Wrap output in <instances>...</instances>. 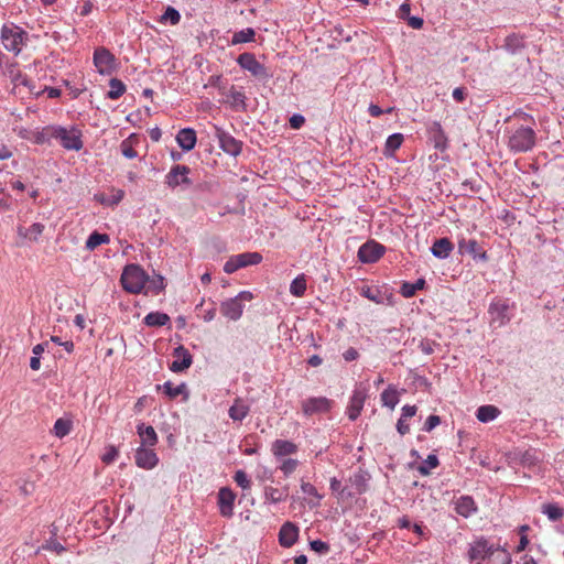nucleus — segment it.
<instances>
[{
    "label": "nucleus",
    "instance_id": "nucleus-1",
    "mask_svg": "<svg viewBox=\"0 0 564 564\" xmlns=\"http://www.w3.org/2000/svg\"><path fill=\"white\" fill-rule=\"evenodd\" d=\"M535 140L533 128L519 126L509 131L508 147L513 152H528L534 147Z\"/></svg>",
    "mask_w": 564,
    "mask_h": 564
},
{
    "label": "nucleus",
    "instance_id": "nucleus-2",
    "mask_svg": "<svg viewBox=\"0 0 564 564\" xmlns=\"http://www.w3.org/2000/svg\"><path fill=\"white\" fill-rule=\"evenodd\" d=\"M121 285L124 291L131 294H139L148 282V275L138 264H128L120 278Z\"/></svg>",
    "mask_w": 564,
    "mask_h": 564
},
{
    "label": "nucleus",
    "instance_id": "nucleus-3",
    "mask_svg": "<svg viewBox=\"0 0 564 564\" xmlns=\"http://www.w3.org/2000/svg\"><path fill=\"white\" fill-rule=\"evenodd\" d=\"M51 137L59 140L62 147L66 150L79 151L84 145L82 132L75 127L70 129L64 127L51 128Z\"/></svg>",
    "mask_w": 564,
    "mask_h": 564
},
{
    "label": "nucleus",
    "instance_id": "nucleus-4",
    "mask_svg": "<svg viewBox=\"0 0 564 564\" xmlns=\"http://www.w3.org/2000/svg\"><path fill=\"white\" fill-rule=\"evenodd\" d=\"M514 308V304L510 303L509 300L497 297L495 299L488 308L490 315V323L495 327H501L511 319V312Z\"/></svg>",
    "mask_w": 564,
    "mask_h": 564
},
{
    "label": "nucleus",
    "instance_id": "nucleus-5",
    "mask_svg": "<svg viewBox=\"0 0 564 564\" xmlns=\"http://www.w3.org/2000/svg\"><path fill=\"white\" fill-rule=\"evenodd\" d=\"M253 295L249 291H241L237 296L224 301L220 305V313L231 319L238 321L243 313L245 302H250Z\"/></svg>",
    "mask_w": 564,
    "mask_h": 564
},
{
    "label": "nucleus",
    "instance_id": "nucleus-6",
    "mask_svg": "<svg viewBox=\"0 0 564 564\" xmlns=\"http://www.w3.org/2000/svg\"><path fill=\"white\" fill-rule=\"evenodd\" d=\"M262 261V256L259 252H243L236 256H232L228 259V261L224 265V271L226 273H234L237 270L258 264Z\"/></svg>",
    "mask_w": 564,
    "mask_h": 564
},
{
    "label": "nucleus",
    "instance_id": "nucleus-7",
    "mask_svg": "<svg viewBox=\"0 0 564 564\" xmlns=\"http://www.w3.org/2000/svg\"><path fill=\"white\" fill-rule=\"evenodd\" d=\"M499 545L489 543V541L485 538H479L470 543L468 549V560L469 561H484L486 558H490L495 551L498 550Z\"/></svg>",
    "mask_w": 564,
    "mask_h": 564
},
{
    "label": "nucleus",
    "instance_id": "nucleus-8",
    "mask_svg": "<svg viewBox=\"0 0 564 564\" xmlns=\"http://www.w3.org/2000/svg\"><path fill=\"white\" fill-rule=\"evenodd\" d=\"M333 401L325 397L307 398L302 401L301 406L304 415L326 413L330 410Z\"/></svg>",
    "mask_w": 564,
    "mask_h": 564
},
{
    "label": "nucleus",
    "instance_id": "nucleus-9",
    "mask_svg": "<svg viewBox=\"0 0 564 564\" xmlns=\"http://www.w3.org/2000/svg\"><path fill=\"white\" fill-rule=\"evenodd\" d=\"M367 398L368 389L366 387L360 384L354 390L349 405L347 408V414L351 421H355L360 415Z\"/></svg>",
    "mask_w": 564,
    "mask_h": 564
},
{
    "label": "nucleus",
    "instance_id": "nucleus-10",
    "mask_svg": "<svg viewBox=\"0 0 564 564\" xmlns=\"http://www.w3.org/2000/svg\"><path fill=\"white\" fill-rule=\"evenodd\" d=\"M94 65L100 74H111L115 69V56L105 47H97L94 52Z\"/></svg>",
    "mask_w": 564,
    "mask_h": 564
},
{
    "label": "nucleus",
    "instance_id": "nucleus-11",
    "mask_svg": "<svg viewBox=\"0 0 564 564\" xmlns=\"http://www.w3.org/2000/svg\"><path fill=\"white\" fill-rule=\"evenodd\" d=\"M191 173V169L186 165H174L170 172L165 175L164 183L170 188H175L178 185L191 184V180L188 178V174Z\"/></svg>",
    "mask_w": 564,
    "mask_h": 564
},
{
    "label": "nucleus",
    "instance_id": "nucleus-12",
    "mask_svg": "<svg viewBox=\"0 0 564 564\" xmlns=\"http://www.w3.org/2000/svg\"><path fill=\"white\" fill-rule=\"evenodd\" d=\"M384 247L376 241L364 243L358 250V258L364 263H373L384 253Z\"/></svg>",
    "mask_w": 564,
    "mask_h": 564
},
{
    "label": "nucleus",
    "instance_id": "nucleus-13",
    "mask_svg": "<svg viewBox=\"0 0 564 564\" xmlns=\"http://www.w3.org/2000/svg\"><path fill=\"white\" fill-rule=\"evenodd\" d=\"M216 137L218 139L219 147L224 152L232 156L240 154L242 150V142L236 140L230 133L219 128L216 129Z\"/></svg>",
    "mask_w": 564,
    "mask_h": 564
},
{
    "label": "nucleus",
    "instance_id": "nucleus-14",
    "mask_svg": "<svg viewBox=\"0 0 564 564\" xmlns=\"http://www.w3.org/2000/svg\"><path fill=\"white\" fill-rule=\"evenodd\" d=\"M236 494L228 487H223L218 491V507L219 512L225 518H230L234 514V503Z\"/></svg>",
    "mask_w": 564,
    "mask_h": 564
},
{
    "label": "nucleus",
    "instance_id": "nucleus-15",
    "mask_svg": "<svg viewBox=\"0 0 564 564\" xmlns=\"http://www.w3.org/2000/svg\"><path fill=\"white\" fill-rule=\"evenodd\" d=\"M237 62L242 68L247 69L256 77H263L267 75L265 67L260 64L251 53L240 54Z\"/></svg>",
    "mask_w": 564,
    "mask_h": 564
},
{
    "label": "nucleus",
    "instance_id": "nucleus-16",
    "mask_svg": "<svg viewBox=\"0 0 564 564\" xmlns=\"http://www.w3.org/2000/svg\"><path fill=\"white\" fill-rule=\"evenodd\" d=\"M299 451L297 444L288 440H275L271 445V452L273 456L281 460L286 458L288 456L296 454Z\"/></svg>",
    "mask_w": 564,
    "mask_h": 564
},
{
    "label": "nucleus",
    "instance_id": "nucleus-17",
    "mask_svg": "<svg viewBox=\"0 0 564 564\" xmlns=\"http://www.w3.org/2000/svg\"><path fill=\"white\" fill-rule=\"evenodd\" d=\"M173 355L175 357V360L170 366L171 371L182 372L191 367L193 358L189 351L184 346H178L177 348H175Z\"/></svg>",
    "mask_w": 564,
    "mask_h": 564
},
{
    "label": "nucleus",
    "instance_id": "nucleus-18",
    "mask_svg": "<svg viewBox=\"0 0 564 564\" xmlns=\"http://www.w3.org/2000/svg\"><path fill=\"white\" fill-rule=\"evenodd\" d=\"M134 458L137 466L143 469H152L159 463L156 454L152 449L145 448V446H140L137 449Z\"/></svg>",
    "mask_w": 564,
    "mask_h": 564
},
{
    "label": "nucleus",
    "instance_id": "nucleus-19",
    "mask_svg": "<svg viewBox=\"0 0 564 564\" xmlns=\"http://www.w3.org/2000/svg\"><path fill=\"white\" fill-rule=\"evenodd\" d=\"M299 538V528L292 522H285L279 532V542L284 547H291Z\"/></svg>",
    "mask_w": 564,
    "mask_h": 564
},
{
    "label": "nucleus",
    "instance_id": "nucleus-20",
    "mask_svg": "<svg viewBox=\"0 0 564 564\" xmlns=\"http://www.w3.org/2000/svg\"><path fill=\"white\" fill-rule=\"evenodd\" d=\"M176 141L180 148L184 151H191L195 148L197 137L192 128H184L176 134Z\"/></svg>",
    "mask_w": 564,
    "mask_h": 564
},
{
    "label": "nucleus",
    "instance_id": "nucleus-21",
    "mask_svg": "<svg viewBox=\"0 0 564 564\" xmlns=\"http://www.w3.org/2000/svg\"><path fill=\"white\" fill-rule=\"evenodd\" d=\"M455 510L458 514L468 518L477 511V507L471 497L462 496L455 503Z\"/></svg>",
    "mask_w": 564,
    "mask_h": 564
},
{
    "label": "nucleus",
    "instance_id": "nucleus-22",
    "mask_svg": "<svg viewBox=\"0 0 564 564\" xmlns=\"http://www.w3.org/2000/svg\"><path fill=\"white\" fill-rule=\"evenodd\" d=\"M453 249H454V245L452 243V241L448 238H441V239L435 240V242L433 243V246L431 248V251L434 257H436L438 259H445L451 254Z\"/></svg>",
    "mask_w": 564,
    "mask_h": 564
},
{
    "label": "nucleus",
    "instance_id": "nucleus-23",
    "mask_svg": "<svg viewBox=\"0 0 564 564\" xmlns=\"http://www.w3.org/2000/svg\"><path fill=\"white\" fill-rule=\"evenodd\" d=\"M137 432L141 438V446H154L158 443V435L153 426H145L141 423L137 426Z\"/></svg>",
    "mask_w": 564,
    "mask_h": 564
},
{
    "label": "nucleus",
    "instance_id": "nucleus-24",
    "mask_svg": "<svg viewBox=\"0 0 564 564\" xmlns=\"http://www.w3.org/2000/svg\"><path fill=\"white\" fill-rule=\"evenodd\" d=\"M289 497V487L275 488L272 486H267L264 488V499L265 501H270L272 503H279L285 501Z\"/></svg>",
    "mask_w": 564,
    "mask_h": 564
},
{
    "label": "nucleus",
    "instance_id": "nucleus-25",
    "mask_svg": "<svg viewBox=\"0 0 564 564\" xmlns=\"http://www.w3.org/2000/svg\"><path fill=\"white\" fill-rule=\"evenodd\" d=\"M250 412V408L241 398H236L229 408L228 414L234 421H242Z\"/></svg>",
    "mask_w": 564,
    "mask_h": 564
},
{
    "label": "nucleus",
    "instance_id": "nucleus-26",
    "mask_svg": "<svg viewBox=\"0 0 564 564\" xmlns=\"http://www.w3.org/2000/svg\"><path fill=\"white\" fill-rule=\"evenodd\" d=\"M429 132H430L431 138H432V140L434 142V147L436 149H445L446 142H447V138L445 135V132L442 129L441 123L433 122L429 127Z\"/></svg>",
    "mask_w": 564,
    "mask_h": 564
},
{
    "label": "nucleus",
    "instance_id": "nucleus-27",
    "mask_svg": "<svg viewBox=\"0 0 564 564\" xmlns=\"http://www.w3.org/2000/svg\"><path fill=\"white\" fill-rule=\"evenodd\" d=\"M458 249L460 253H469L475 258L480 256L482 259H486V252H479L478 242L475 239H460L458 241Z\"/></svg>",
    "mask_w": 564,
    "mask_h": 564
},
{
    "label": "nucleus",
    "instance_id": "nucleus-28",
    "mask_svg": "<svg viewBox=\"0 0 564 564\" xmlns=\"http://www.w3.org/2000/svg\"><path fill=\"white\" fill-rule=\"evenodd\" d=\"M72 430L73 421L69 417H59L54 423L53 434L58 438H63L68 435Z\"/></svg>",
    "mask_w": 564,
    "mask_h": 564
},
{
    "label": "nucleus",
    "instance_id": "nucleus-29",
    "mask_svg": "<svg viewBox=\"0 0 564 564\" xmlns=\"http://www.w3.org/2000/svg\"><path fill=\"white\" fill-rule=\"evenodd\" d=\"M245 99L246 96L241 88L238 89L232 86L227 93V102H229L236 109H245Z\"/></svg>",
    "mask_w": 564,
    "mask_h": 564
},
{
    "label": "nucleus",
    "instance_id": "nucleus-30",
    "mask_svg": "<svg viewBox=\"0 0 564 564\" xmlns=\"http://www.w3.org/2000/svg\"><path fill=\"white\" fill-rule=\"evenodd\" d=\"M44 225L41 223H34L29 228L19 227L18 232L20 236L30 239L32 241H37L40 236L44 231Z\"/></svg>",
    "mask_w": 564,
    "mask_h": 564
},
{
    "label": "nucleus",
    "instance_id": "nucleus-31",
    "mask_svg": "<svg viewBox=\"0 0 564 564\" xmlns=\"http://www.w3.org/2000/svg\"><path fill=\"white\" fill-rule=\"evenodd\" d=\"M500 414V410L495 405H481L478 408L476 416L480 422L487 423L494 421Z\"/></svg>",
    "mask_w": 564,
    "mask_h": 564
},
{
    "label": "nucleus",
    "instance_id": "nucleus-32",
    "mask_svg": "<svg viewBox=\"0 0 564 564\" xmlns=\"http://www.w3.org/2000/svg\"><path fill=\"white\" fill-rule=\"evenodd\" d=\"M139 143V138L135 134H131L129 138L123 140L120 144L121 153L127 159H134L138 156L134 145Z\"/></svg>",
    "mask_w": 564,
    "mask_h": 564
},
{
    "label": "nucleus",
    "instance_id": "nucleus-33",
    "mask_svg": "<svg viewBox=\"0 0 564 564\" xmlns=\"http://www.w3.org/2000/svg\"><path fill=\"white\" fill-rule=\"evenodd\" d=\"M143 322L150 327L164 326L170 322V316L161 312H151L144 317Z\"/></svg>",
    "mask_w": 564,
    "mask_h": 564
},
{
    "label": "nucleus",
    "instance_id": "nucleus-34",
    "mask_svg": "<svg viewBox=\"0 0 564 564\" xmlns=\"http://www.w3.org/2000/svg\"><path fill=\"white\" fill-rule=\"evenodd\" d=\"M110 237L107 234H100L98 231H94L89 235L88 239L86 240V249L87 250H95L97 247L109 243Z\"/></svg>",
    "mask_w": 564,
    "mask_h": 564
},
{
    "label": "nucleus",
    "instance_id": "nucleus-35",
    "mask_svg": "<svg viewBox=\"0 0 564 564\" xmlns=\"http://www.w3.org/2000/svg\"><path fill=\"white\" fill-rule=\"evenodd\" d=\"M425 280L419 279L414 283L404 282L400 288V293L403 297L409 299L415 295L416 291L423 290Z\"/></svg>",
    "mask_w": 564,
    "mask_h": 564
},
{
    "label": "nucleus",
    "instance_id": "nucleus-36",
    "mask_svg": "<svg viewBox=\"0 0 564 564\" xmlns=\"http://www.w3.org/2000/svg\"><path fill=\"white\" fill-rule=\"evenodd\" d=\"M360 294L377 304H382L384 302L383 293L375 286L364 285L360 289Z\"/></svg>",
    "mask_w": 564,
    "mask_h": 564
},
{
    "label": "nucleus",
    "instance_id": "nucleus-37",
    "mask_svg": "<svg viewBox=\"0 0 564 564\" xmlns=\"http://www.w3.org/2000/svg\"><path fill=\"white\" fill-rule=\"evenodd\" d=\"M110 89L107 93L109 99L116 100L126 91V85L118 78H111L109 82Z\"/></svg>",
    "mask_w": 564,
    "mask_h": 564
},
{
    "label": "nucleus",
    "instance_id": "nucleus-38",
    "mask_svg": "<svg viewBox=\"0 0 564 564\" xmlns=\"http://www.w3.org/2000/svg\"><path fill=\"white\" fill-rule=\"evenodd\" d=\"M306 291L305 274L297 275L290 285V293L296 297H302Z\"/></svg>",
    "mask_w": 564,
    "mask_h": 564
},
{
    "label": "nucleus",
    "instance_id": "nucleus-39",
    "mask_svg": "<svg viewBox=\"0 0 564 564\" xmlns=\"http://www.w3.org/2000/svg\"><path fill=\"white\" fill-rule=\"evenodd\" d=\"M381 401L384 406L394 409L399 402V395L394 388L389 387L381 393Z\"/></svg>",
    "mask_w": 564,
    "mask_h": 564
},
{
    "label": "nucleus",
    "instance_id": "nucleus-40",
    "mask_svg": "<svg viewBox=\"0 0 564 564\" xmlns=\"http://www.w3.org/2000/svg\"><path fill=\"white\" fill-rule=\"evenodd\" d=\"M489 561L491 564H512L511 554L500 545L498 546V550L494 552Z\"/></svg>",
    "mask_w": 564,
    "mask_h": 564
},
{
    "label": "nucleus",
    "instance_id": "nucleus-41",
    "mask_svg": "<svg viewBox=\"0 0 564 564\" xmlns=\"http://www.w3.org/2000/svg\"><path fill=\"white\" fill-rule=\"evenodd\" d=\"M542 511L552 521L561 520L564 517V510L555 503L544 505Z\"/></svg>",
    "mask_w": 564,
    "mask_h": 564
},
{
    "label": "nucleus",
    "instance_id": "nucleus-42",
    "mask_svg": "<svg viewBox=\"0 0 564 564\" xmlns=\"http://www.w3.org/2000/svg\"><path fill=\"white\" fill-rule=\"evenodd\" d=\"M520 460L523 466L533 467L541 458L536 449L530 448L522 453Z\"/></svg>",
    "mask_w": 564,
    "mask_h": 564
},
{
    "label": "nucleus",
    "instance_id": "nucleus-43",
    "mask_svg": "<svg viewBox=\"0 0 564 564\" xmlns=\"http://www.w3.org/2000/svg\"><path fill=\"white\" fill-rule=\"evenodd\" d=\"M9 77L15 88L24 87L30 85V78L19 69H10Z\"/></svg>",
    "mask_w": 564,
    "mask_h": 564
},
{
    "label": "nucleus",
    "instance_id": "nucleus-44",
    "mask_svg": "<svg viewBox=\"0 0 564 564\" xmlns=\"http://www.w3.org/2000/svg\"><path fill=\"white\" fill-rule=\"evenodd\" d=\"M440 464V460L436 455L431 454L427 456V458L424 460L422 465L417 467V470L421 475L427 476L430 475L431 469L436 468Z\"/></svg>",
    "mask_w": 564,
    "mask_h": 564
},
{
    "label": "nucleus",
    "instance_id": "nucleus-45",
    "mask_svg": "<svg viewBox=\"0 0 564 564\" xmlns=\"http://www.w3.org/2000/svg\"><path fill=\"white\" fill-rule=\"evenodd\" d=\"M299 460L294 458H284L280 460L279 469L283 473L285 477H289L293 474L299 467Z\"/></svg>",
    "mask_w": 564,
    "mask_h": 564
},
{
    "label": "nucleus",
    "instance_id": "nucleus-46",
    "mask_svg": "<svg viewBox=\"0 0 564 564\" xmlns=\"http://www.w3.org/2000/svg\"><path fill=\"white\" fill-rule=\"evenodd\" d=\"M164 392L171 398L174 399L186 391L185 383H181L178 386H174L172 382L167 381L163 384Z\"/></svg>",
    "mask_w": 564,
    "mask_h": 564
},
{
    "label": "nucleus",
    "instance_id": "nucleus-47",
    "mask_svg": "<svg viewBox=\"0 0 564 564\" xmlns=\"http://www.w3.org/2000/svg\"><path fill=\"white\" fill-rule=\"evenodd\" d=\"M402 142L403 135L401 133L391 134L386 141V153H393L401 147Z\"/></svg>",
    "mask_w": 564,
    "mask_h": 564
},
{
    "label": "nucleus",
    "instance_id": "nucleus-48",
    "mask_svg": "<svg viewBox=\"0 0 564 564\" xmlns=\"http://www.w3.org/2000/svg\"><path fill=\"white\" fill-rule=\"evenodd\" d=\"M2 40L7 50L13 51L15 54L21 51L23 37H2Z\"/></svg>",
    "mask_w": 564,
    "mask_h": 564
},
{
    "label": "nucleus",
    "instance_id": "nucleus-49",
    "mask_svg": "<svg viewBox=\"0 0 564 564\" xmlns=\"http://www.w3.org/2000/svg\"><path fill=\"white\" fill-rule=\"evenodd\" d=\"M180 19V12L172 7H169L162 15V21L165 23L169 22L172 25L177 24Z\"/></svg>",
    "mask_w": 564,
    "mask_h": 564
},
{
    "label": "nucleus",
    "instance_id": "nucleus-50",
    "mask_svg": "<svg viewBox=\"0 0 564 564\" xmlns=\"http://www.w3.org/2000/svg\"><path fill=\"white\" fill-rule=\"evenodd\" d=\"M234 479L236 484L242 489H249L251 487V481L243 470H237L234 476Z\"/></svg>",
    "mask_w": 564,
    "mask_h": 564
},
{
    "label": "nucleus",
    "instance_id": "nucleus-51",
    "mask_svg": "<svg viewBox=\"0 0 564 564\" xmlns=\"http://www.w3.org/2000/svg\"><path fill=\"white\" fill-rule=\"evenodd\" d=\"M301 489L304 495L314 497L317 502L323 498V496L318 494L316 487L311 482L302 481Z\"/></svg>",
    "mask_w": 564,
    "mask_h": 564
},
{
    "label": "nucleus",
    "instance_id": "nucleus-52",
    "mask_svg": "<svg viewBox=\"0 0 564 564\" xmlns=\"http://www.w3.org/2000/svg\"><path fill=\"white\" fill-rule=\"evenodd\" d=\"M119 455V451L113 446V445H109L107 448H106V452L105 454L101 456V460L105 463V464H111L112 462L116 460V458L118 457Z\"/></svg>",
    "mask_w": 564,
    "mask_h": 564
},
{
    "label": "nucleus",
    "instance_id": "nucleus-53",
    "mask_svg": "<svg viewBox=\"0 0 564 564\" xmlns=\"http://www.w3.org/2000/svg\"><path fill=\"white\" fill-rule=\"evenodd\" d=\"M42 549L55 552L57 554H62L65 551V547L55 539H50L48 541H46Z\"/></svg>",
    "mask_w": 564,
    "mask_h": 564
},
{
    "label": "nucleus",
    "instance_id": "nucleus-54",
    "mask_svg": "<svg viewBox=\"0 0 564 564\" xmlns=\"http://www.w3.org/2000/svg\"><path fill=\"white\" fill-rule=\"evenodd\" d=\"M94 9V3L91 0H83V2L76 8V12L80 17H86L91 13Z\"/></svg>",
    "mask_w": 564,
    "mask_h": 564
},
{
    "label": "nucleus",
    "instance_id": "nucleus-55",
    "mask_svg": "<svg viewBox=\"0 0 564 564\" xmlns=\"http://www.w3.org/2000/svg\"><path fill=\"white\" fill-rule=\"evenodd\" d=\"M310 546L313 551L317 552V553H321V554H325L329 551V545L322 541V540H314L310 543Z\"/></svg>",
    "mask_w": 564,
    "mask_h": 564
},
{
    "label": "nucleus",
    "instance_id": "nucleus-56",
    "mask_svg": "<svg viewBox=\"0 0 564 564\" xmlns=\"http://www.w3.org/2000/svg\"><path fill=\"white\" fill-rule=\"evenodd\" d=\"M441 423V419L438 415H430L424 424V431L431 432Z\"/></svg>",
    "mask_w": 564,
    "mask_h": 564
},
{
    "label": "nucleus",
    "instance_id": "nucleus-57",
    "mask_svg": "<svg viewBox=\"0 0 564 564\" xmlns=\"http://www.w3.org/2000/svg\"><path fill=\"white\" fill-rule=\"evenodd\" d=\"M305 122V118L302 115H293L290 118V126L292 129H300Z\"/></svg>",
    "mask_w": 564,
    "mask_h": 564
},
{
    "label": "nucleus",
    "instance_id": "nucleus-58",
    "mask_svg": "<svg viewBox=\"0 0 564 564\" xmlns=\"http://www.w3.org/2000/svg\"><path fill=\"white\" fill-rule=\"evenodd\" d=\"M410 12H411V7H410V3L408 2H404L400 6L399 8V12H398V15L400 19L402 20H408L411 15H410Z\"/></svg>",
    "mask_w": 564,
    "mask_h": 564
},
{
    "label": "nucleus",
    "instance_id": "nucleus-59",
    "mask_svg": "<svg viewBox=\"0 0 564 564\" xmlns=\"http://www.w3.org/2000/svg\"><path fill=\"white\" fill-rule=\"evenodd\" d=\"M416 406L415 405H404L402 408V414L401 417H404V420L411 419L416 414Z\"/></svg>",
    "mask_w": 564,
    "mask_h": 564
},
{
    "label": "nucleus",
    "instance_id": "nucleus-60",
    "mask_svg": "<svg viewBox=\"0 0 564 564\" xmlns=\"http://www.w3.org/2000/svg\"><path fill=\"white\" fill-rule=\"evenodd\" d=\"M397 429L401 435H405L410 432V425L406 423V420H404V417L399 419L397 423Z\"/></svg>",
    "mask_w": 564,
    "mask_h": 564
},
{
    "label": "nucleus",
    "instance_id": "nucleus-61",
    "mask_svg": "<svg viewBox=\"0 0 564 564\" xmlns=\"http://www.w3.org/2000/svg\"><path fill=\"white\" fill-rule=\"evenodd\" d=\"M466 89L464 87H457L453 90V98L457 101V102H462L465 100L466 98Z\"/></svg>",
    "mask_w": 564,
    "mask_h": 564
},
{
    "label": "nucleus",
    "instance_id": "nucleus-62",
    "mask_svg": "<svg viewBox=\"0 0 564 564\" xmlns=\"http://www.w3.org/2000/svg\"><path fill=\"white\" fill-rule=\"evenodd\" d=\"M24 87L28 89V93L30 95H33V96L37 97L41 94H43L42 87H37L32 79H30V85L24 86Z\"/></svg>",
    "mask_w": 564,
    "mask_h": 564
},
{
    "label": "nucleus",
    "instance_id": "nucleus-63",
    "mask_svg": "<svg viewBox=\"0 0 564 564\" xmlns=\"http://www.w3.org/2000/svg\"><path fill=\"white\" fill-rule=\"evenodd\" d=\"M24 87L28 89V93L30 95H33V96L37 97L41 94H43L42 87H37L32 79H30V85L24 86Z\"/></svg>",
    "mask_w": 564,
    "mask_h": 564
},
{
    "label": "nucleus",
    "instance_id": "nucleus-64",
    "mask_svg": "<svg viewBox=\"0 0 564 564\" xmlns=\"http://www.w3.org/2000/svg\"><path fill=\"white\" fill-rule=\"evenodd\" d=\"M359 354L358 351L350 347L348 348L344 354H343V357L346 361H352V360H356L358 358Z\"/></svg>",
    "mask_w": 564,
    "mask_h": 564
}]
</instances>
